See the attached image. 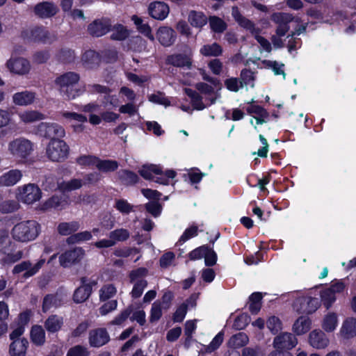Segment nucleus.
Wrapping results in <instances>:
<instances>
[{
    "instance_id": "1",
    "label": "nucleus",
    "mask_w": 356,
    "mask_h": 356,
    "mask_svg": "<svg viewBox=\"0 0 356 356\" xmlns=\"http://www.w3.org/2000/svg\"><path fill=\"white\" fill-rule=\"evenodd\" d=\"M214 87L216 89L207 83L200 82L195 86L200 95L190 88H186L185 92L190 97L193 108L201 111L215 104L220 98L221 83Z\"/></svg>"
},
{
    "instance_id": "2",
    "label": "nucleus",
    "mask_w": 356,
    "mask_h": 356,
    "mask_svg": "<svg viewBox=\"0 0 356 356\" xmlns=\"http://www.w3.org/2000/svg\"><path fill=\"white\" fill-rule=\"evenodd\" d=\"M34 149L35 144L22 136L10 140L7 145L8 154L19 163H24Z\"/></svg>"
},
{
    "instance_id": "3",
    "label": "nucleus",
    "mask_w": 356,
    "mask_h": 356,
    "mask_svg": "<svg viewBox=\"0 0 356 356\" xmlns=\"http://www.w3.org/2000/svg\"><path fill=\"white\" fill-rule=\"evenodd\" d=\"M79 80V76L75 72H67L57 77L55 84L58 88L60 93L68 99H74L81 93V89L76 85Z\"/></svg>"
},
{
    "instance_id": "4",
    "label": "nucleus",
    "mask_w": 356,
    "mask_h": 356,
    "mask_svg": "<svg viewBox=\"0 0 356 356\" xmlns=\"http://www.w3.org/2000/svg\"><path fill=\"white\" fill-rule=\"evenodd\" d=\"M40 225L35 220L22 221L12 229L13 238L19 242L27 243L35 240L39 235Z\"/></svg>"
},
{
    "instance_id": "5",
    "label": "nucleus",
    "mask_w": 356,
    "mask_h": 356,
    "mask_svg": "<svg viewBox=\"0 0 356 356\" xmlns=\"http://www.w3.org/2000/svg\"><path fill=\"white\" fill-rule=\"evenodd\" d=\"M70 148L63 140L51 138L45 149L47 157L54 162L65 161L69 154Z\"/></svg>"
},
{
    "instance_id": "6",
    "label": "nucleus",
    "mask_w": 356,
    "mask_h": 356,
    "mask_svg": "<svg viewBox=\"0 0 356 356\" xmlns=\"http://www.w3.org/2000/svg\"><path fill=\"white\" fill-rule=\"evenodd\" d=\"M17 199L26 204H33L42 197V191L35 184H27L17 188Z\"/></svg>"
},
{
    "instance_id": "7",
    "label": "nucleus",
    "mask_w": 356,
    "mask_h": 356,
    "mask_svg": "<svg viewBox=\"0 0 356 356\" xmlns=\"http://www.w3.org/2000/svg\"><path fill=\"white\" fill-rule=\"evenodd\" d=\"M147 274V270L145 268H139L130 272V282L134 285L131 291L132 298H138L142 296L145 289L147 286V282L145 279Z\"/></svg>"
},
{
    "instance_id": "8",
    "label": "nucleus",
    "mask_w": 356,
    "mask_h": 356,
    "mask_svg": "<svg viewBox=\"0 0 356 356\" xmlns=\"http://www.w3.org/2000/svg\"><path fill=\"white\" fill-rule=\"evenodd\" d=\"M271 20L276 24V34L280 37L285 35L289 30V24L292 22H299L300 19L289 13H275L271 15Z\"/></svg>"
},
{
    "instance_id": "9",
    "label": "nucleus",
    "mask_w": 356,
    "mask_h": 356,
    "mask_svg": "<svg viewBox=\"0 0 356 356\" xmlns=\"http://www.w3.org/2000/svg\"><path fill=\"white\" fill-rule=\"evenodd\" d=\"M307 15L314 19L329 24L339 23L346 19V15L341 11H333L331 14L327 13V15H323L319 10L314 8L308 9Z\"/></svg>"
},
{
    "instance_id": "10",
    "label": "nucleus",
    "mask_w": 356,
    "mask_h": 356,
    "mask_svg": "<svg viewBox=\"0 0 356 356\" xmlns=\"http://www.w3.org/2000/svg\"><path fill=\"white\" fill-rule=\"evenodd\" d=\"M84 254V250L81 248L67 250L60 255V264L64 268L70 267L79 263L83 258Z\"/></svg>"
},
{
    "instance_id": "11",
    "label": "nucleus",
    "mask_w": 356,
    "mask_h": 356,
    "mask_svg": "<svg viewBox=\"0 0 356 356\" xmlns=\"http://www.w3.org/2000/svg\"><path fill=\"white\" fill-rule=\"evenodd\" d=\"M38 134L45 138L64 137L65 129L56 123L42 122L38 126Z\"/></svg>"
},
{
    "instance_id": "12",
    "label": "nucleus",
    "mask_w": 356,
    "mask_h": 356,
    "mask_svg": "<svg viewBox=\"0 0 356 356\" xmlns=\"http://www.w3.org/2000/svg\"><path fill=\"white\" fill-rule=\"evenodd\" d=\"M6 66L10 72L24 75L30 70L29 62L22 57L12 56L6 63Z\"/></svg>"
},
{
    "instance_id": "13",
    "label": "nucleus",
    "mask_w": 356,
    "mask_h": 356,
    "mask_svg": "<svg viewBox=\"0 0 356 356\" xmlns=\"http://www.w3.org/2000/svg\"><path fill=\"white\" fill-rule=\"evenodd\" d=\"M298 343V340L291 333L284 332L277 335L273 340V347L277 350H290Z\"/></svg>"
},
{
    "instance_id": "14",
    "label": "nucleus",
    "mask_w": 356,
    "mask_h": 356,
    "mask_svg": "<svg viewBox=\"0 0 356 356\" xmlns=\"http://www.w3.org/2000/svg\"><path fill=\"white\" fill-rule=\"evenodd\" d=\"M44 262V259H40L37 264H35L34 266H32L29 261H22L14 267L13 273L14 274H18L22 272H25L24 277H29L37 273L40 268L43 266Z\"/></svg>"
},
{
    "instance_id": "15",
    "label": "nucleus",
    "mask_w": 356,
    "mask_h": 356,
    "mask_svg": "<svg viewBox=\"0 0 356 356\" xmlns=\"http://www.w3.org/2000/svg\"><path fill=\"white\" fill-rule=\"evenodd\" d=\"M309 345L315 349H325L330 344V339L323 330H314L309 334Z\"/></svg>"
},
{
    "instance_id": "16",
    "label": "nucleus",
    "mask_w": 356,
    "mask_h": 356,
    "mask_svg": "<svg viewBox=\"0 0 356 356\" xmlns=\"http://www.w3.org/2000/svg\"><path fill=\"white\" fill-rule=\"evenodd\" d=\"M338 336L344 339L349 340L356 337V318L347 317L341 324Z\"/></svg>"
},
{
    "instance_id": "17",
    "label": "nucleus",
    "mask_w": 356,
    "mask_h": 356,
    "mask_svg": "<svg viewBox=\"0 0 356 356\" xmlns=\"http://www.w3.org/2000/svg\"><path fill=\"white\" fill-rule=\"evenodd\" d=\"M148 13L152 18L162 21L168 16L170 8L164 2L154 1L149 5Z\"/></svg>"
},
{
    "instance_id": "18",
    "label": "nucleus",
    "mask_w": 356,
    "mask_h": 356,
    "mask_svg": "<svg viewBox=\"0 0 356 356\" xmlns=\"http://www.w3.org/2000/svg\"><path fill=\"white\" fill-rule=\"evenodd\" d=\"M339 314L334 312H327L322 317L321 327L326 333L334 332L339 326Z\"/></svg>"
},
{
    "instance_id": "19",
    "label": "nucleus",
    "mask_w": 356,
    "mask_h": 356,
    "mask_svg": "<svg viewBox=\"0 0 356 356\" xmlns=\"http://www.w3.org/2000/svg\"><path fill=\"white\" fill-rule=\"evenodd\" d=\"M26 38L31 41L51 42L55 40V35H51L42 27H35L26 33Z\"/></svg>"
},
{
    "instance_id": "20",
    "label": "nucleus",
    "mask_w": 356,
    "mask_h": 356,
    "mask_svg": "<svg viewBox=\"0 0 356 356\" xmlns=\"http://www.w3.org/2000/svg\"><path fill=\"white\" fill-rule=\"evenodd\" d=\"M254 100L248 102V106L246 108L248 113L253 117L256 121V124H262L267 122L269 113L263 107L253 104Z\"/></svg>"
},
{
    "instance_id": "21",
    "label": "nucleus",
    "mask_w": 356,
    "mask_h": 356,
    "mask_svg": "<svg viewBox=\"0 0 356 356\" xmlns=\"http://www.w3.org/2000/svg\"><path fill=\"white\" fill-rule=\"evenodd\" d=\"M109 335L104 328H97L89 333V343L92 347H101L109 341Z\"/></svg>"
},
{
    "instance_id": "22",
    "label": "nucleus",
    "mask_w": 356,
    "mask_h": 356,
    "mask_svg": "<svg viewBox=\"0 0 356 356\" xmlns=\"http://www.w3.org/2000/svg\"><path fill=\"white\" fill-rule=\"evenodd\" d=\"M111 24L108 19H103L94 21L89 24L88 30L90 35L100 37L105 35L110 30Z\"/></svg>"
},
{
    "instance_id": "23",
    "label": "nucleus",
    "mask_w": 356,
    "mask_h": 356,
    "mask_svg": "<svg viewBox=\"0 0 356 356\" xmlns=\"http://www.w3.org/2000/svg\"><path fill=\"white\" fill-rule=\"evenodd\" d=\"M22 177V172L17 169L10 170L0 176V186L9 187L17 184Z\"/></svg>"
},
{
    "instance_id": "24",
    "label": "nucleus",
    "mask_w": 356,
    "mask_h": 356,
    "mask_svg": "<svg viewBox=\"0 0 356 356\" xmlns=\"http://www.w3.org/2000/svg\"><path fill=\"white\" fill-rule=\"evenodd\" d=\"M302 300H304V303H307V305L299 306L297 303L293 305V309L298 313L312 314L316 312L320 306L319 301L316 298L304 296Z\"/></svg>"
},
{
    "instance_id": "25",
    "label": "nucleus",
    "mask_w": 356,
    "mask_h": 356,
    "mask_svg": "<svg viewBox=\"0 0 356 356\" xmlns=\"http://www.w3.org/2000/svg\"><path fill=\"white\" fill-rule=\"evenodd\" d=\"M156 38L162 45L169 47L175 42L176 34L172 29L161 26L156 32Z\"/></svg>"
},
{
    "instance_id": "26",
    "label": "nucleus",
    "mask_w": 356,
    "mask_h": 356,
    "mask_svg": "<svg viewBox=\"0 0 356 356\" xmlns=\"http://www.w3.org/2000/svg\"><path fill=\"white\" fill-rule=\"evenodd\" d=\"M62 116L67 120L68 122L70 123L76 132H80L83 130L82 124L87 121L86 117L74 112H63Z\"/></svg>"
},
{
    "instance_id": "27",
    "label": "nucleus",
    "mask_w": 356,
    "mask_h": 356,
    "mask_svg": "<svg viewBox=\"0 0 356 356\" xmlns=\"http://www.w3.org/2000/svg\"><path fill=\"white\" fill-rule=\"evenodd\" d=\"M232 15L235 21L243 29L250 32H255V24L251 20L243 17L238 7L234 6L232 8Z\"/></svg>"
},
{
    "instance_id": "28",
    "label": "nucleus",
    "mask_w": 356,
    "mask_h": 356,
    "mask_svg": "<svg viewBox=\"0 0 356 356\" xmlns=\"http://www.w3.org/2000/svg\"><path fill=\"white\" fill-rule=\"evenodd\" d=\"M35 99V92L25 90L16 92L13 95V102L17 106H28L34 102Z\"/></svg>"
},
{
    "instance_id": "29",
    "label": "nucleus",
    "mask_w": 356,
    "mask_h": 356,
    "mask_svg": "<svg viewBox=\"0 0 356 356\" xmlns=\"http://www.w3.org/2000/svg\"><path fill=\"white\" fill-rule=\"evenodd\" d=\"M29 342L26 339H17L12 341L9 346L10 356H25Z\"/></svg>"
},
{
    "instance_id": "30",
    "label": "nucleus",
    "mask_w": 356,
    "mask_h": 356,
    "mask_svg": "<svg viewBox=\"0 0 356 356\" xmlns=\"http://www.w3.org/2000/svg\"><path fill=\"white\" fill-rule=\"evenodd\" d=\"M34 10L39 17L47 18L54 15L57 12V8L53 3L43 2L36 5Z\"/></svg>"
},
{
    "instance_id": "31",
    "label": "nucleus",
    "mask_w": 356,
    "mask_h": 356,
    "mask_svg": "<svg viewBox=\"0 0 356 356\" xmlns=\"http://www.w3.org/2000/svg\"><path fill=\"white\" fill-rule=\"evenodd\" d=\"M311 324V320L308 316H302L294 322L293 325V331L297 335L304 334L310 330Z\"/></svg>"
},
{
    "instance_id": "32",
    "label": "nucleus",
    "mask_w": 356,
    "mask_h": 356,
    "mask_svg": "<svg viewBox=\"0 0 356 356\" xmlns=\"http://www.w3.org/2000/svg\"><path fill=\"white\" fill-rule=\"evenodd\" d=\"M82 63L86 68H94L100 63V56L93 50L86 51L81 58Z\"/></svg>"
},
{
    "instance_id": "33",
    "label": "nucleus",
    "mask_w": 356,
    "mask_h": 356,
    "mask_svg": "<svg viewBox=\"0 0 356 356\" xmlns=\"http://www.w3.org/2000/svg\"><path fill=\"white\" fill-rule=\"evenodd\" d=\"M188 20L192 26L202 29L207 24L208 18L202 12L191 10L188 14Z\"/></svg>"
},
{
    "instance_id": "34",
    "label": "nucleus",
    "mask_w": 356,
    "mask_h": 356,
    "mask_svg": "<svg viewBox=\"0 0 356 356\" xmlns=\"http://www.w3.org/2000/svg\"><path fill=\"white\" fill-rule=\"evenodd\" d=\"M18 115L20 120L25 124L33 123L45 119L44 114L33 110L20 112Z\"/></svg>"
},
{
    "instance_id": "35",
    "label": "nucleus",
    "mask_w": 356,
    "mask_h": 356,
    "mask_svg": "<svg viewBox=\"0 0 356 356\" xmlns=\"http://www.w3.org/2000/svg\"><path fill=\"white\" fill-rule=\"evenodd\" d=\"M131 20L134 22L138 31L141 34L146 36L152 42L154 41L155 39L154 35L152 33V29L147 23H144L142 18L138 17L137 15H133L131 17Z\"/></svg>"
},
{
    "instance_id": "36",
    "label": "nucleus",
    "mask_w": 356,
    "mask_h": 356,
    "mask_svg": "<svg viewBox=\"0 0 356 356\" xmlns=\"http://www.w3.org/2000/svg\"><path fill=\"white\" fill-rule=\"evenodd\" d=\"M65 300V296L62 294L48 295L43 300L42 309L44 312L52 307L60 306Z\"/></svg>"
},
{
    "instance_id": "37",
    "label": "nucleus",
    "mask_w": 356,
    "mask_h": 356,
    "mask_svg": "<svg viewBox=\"0 0 356 356\" xmlns=\"http://www.w3.org/2000/svg\"><path fill=\"white\" fill-rule=\"evenodd\" d=\"M249 338L248 335L244 332H238L230 337L227 342L229 348L235 350L236 348H241L248 344Z\"/></svg>"
},
{
    "instance_id": "38",
    "label": "nucleus",
    "mask_w": 356,
    "mask_h": 356,
    "mask_svg": "<svg viewBox=\"0 0 356 356\" xmlns=\"http://www.w3.org/2000/svg\"><path fill=\"white\" fill-rule=\"evenodd\" d=\"M168 63L176 67H188L191 65V57L183 54H174L168 57Z\"/></svg>"
},
{
    "instance_id": "39",
    "label": "nucleus",
    "mask_w": 356,
    "mask_h": 356,
    "mask_svg": "<svg viewBox=\"0 0 356 356\" xmlns=\"http://www.w3.org/2000/svg\"><path fill=\"white\" fill-rule=\"evenodd\" d=\"M200 52L202 55L204 56L217 57L222 54V48L219 44L213 42L210 44L203 45L201 47Z\"/></svg>"
},
{
    "instance_id": "40",
    "label": "nucleus",
    "mask_w": 356,
    "mask_h": 356,
    "mask_svg": "<svg viewBox=\"0 0 356 356\" xmlns=\"http://www.w3.org/2000/svg\"><path fill=\"white\" fill-rule=\"evenodd\" d=\"M63 323V318L56 315L49 316L44 322V327L49 332H58Z\"/></svg>"
},
{
    "instance_id": "41",
    "label": "nucleus",
    "mask_w": 356,
    "mask_h": 356,
    "mask_svg": "<svg viewBox=\"0 0 356 356\" xmlns=\"http://www.w3.org/2000/svg\"><path fill=\"white\" fill-rule=\"evenodd\" d=\"M31 339L37 346H41L44 343L45 332L42 326L35 325L32 327Z\"/></svg>"
},
{
    "instance_id": "42",
    "label": "nucleus",
    "mask_w": 356,
    "mask_h": 356,
    "mask_svg": "<svg viewBox=\"0 0 356 356\" xmlns=\"http://www.w3.org/2000/svg\"><path fill=\"white\" fill-rule=\"evenodd\" d=\"M161 172V167L156 165H147L143 166L139 170L140 175L146 179H154L155 175H159Z\"/></svg>"
},
{
    "instance_id": "43",
    "label": "nucleus",
    "mask_w": 356,
    "mask_h": 356,
    "mask_svg": "<svg viewBox=\"0 0 356 356\" xmlns=\"http://www.w3.org/2000/svg\"><path fill=\"white\" fill-rule=\"evenodd\" d=\"M79 228L80 225L76 221L61 222L58 226V232L61 235L67 236L76 232Z\"/></svg>"
},
{
    "instance_id": "44",
    "label": "nucleus",
    "mask_w": 356,
    "mask_h": 356,
    "mask_svg": "<svg viewBox=\"0 0 356 356\" xmlns=\"http://www.w3.org/2000/svg\"><path fill=\"white\" fill-rule=\"evenodd\" d=\"M209 22L211 31L217 33H222L227 27L226 22L217 16H211Z\"/></svg>"
},
{
    "instance_id": "45",
    "label": "nucleus",
    "mask_w": 356,
    "mask_h": 356,
    "mask_svg": "<svg viewBox=\"0 0 356 356\" xmlns=\"http://www.w3.org/2000/svg\"><path fill=\"white\" fill-rule=\"evenodd\" d=\"M262 295L261 293H253L249 298V310L253 314H257L261 307Z\"/></svg>"
},
{
    "instance_id": "46",
    "label": "nucleus",
    "mask_w": 356,
    "mask_h": 356,
    "mask_svg": "<svg viewBox=\"0 0 356 356\" xmlns=\"http://www.w3.org/2000/svg\"><path fill=\"white\" fill-rule=\"evenodd\" d=\"M118 163L113 160H101L99 159L96 168L102 172H111L117 170Z\"/></svg>"
},
{
    "instance_id": "47",
    "label": "nucleus",
    "mask_w": 356,
    "mask_h": 356,
    "mask_svg": "<svg viewBox=\"0 0 356 356\" xmlns=\"http://www.w3.org/2000/svg\"><path fill=\"white\" fill-rule=\"evenodd\" d=\"M190 305L191 307L195 306V302L192 298H190L187 300L186 303H183L176 310L175 313L173 316V320L175 322H181L187 313L188 305Z\"/></svg>"
},
{
    "instance_id": "48",
    "label": "nucleus",
    "mask_w": 356,
    "mask_h": 356,
    "mask_svg": "<svg viewBox=\"0 0 356 356\" xmlns=\"http://www.w3.org/2000/svg\"><path fill=\"white\" fill-rule=\"evenodd\" d=\"M19 204L13 200H1L0 202V212L1 213H11L19 209Z\"/></svg>"
},
{
    "instance_id": "49",
    "label": "nucleus",
    "mask_w": 356,
    "mask_h": 356,
    "mask_svg": "<svg viewBox=\"0 0 356 356\" xmlns=\"http://www.w3.org/2000/svg\"><path fill=\"white\" fill-rule=\"evenodd\" d=\"M177 173L175 171L172 170H167L165 172H161L159 175H155L154 181L156 183L163 185H168L170 184V180L175 178Z\"/></svg>"
},
{
    "instance_id": "50",
    "label": "nucleus",
    "mask_w": 356,
    "mask_h": 356,
    "mask_svg": "<svg viewBox=\"0 0 356 356\" xmlns=\"http://www.w3.org/2000/svg\"><path fill=\"white\" fill-rule=\"evenodd\" d=\"M111 38L113 40H122L127 38L129 32L128 29L122 24H115L111 29Z\"/></svg>"
},
{
    "instance_id": "51",
    "label": "nucleus",
    "mask_w": 356,
    "mask_h": 356,
    "mask_svg": "<svg viewBox=\"0 0 356 356\" xmlns=\"http://www.w3.org/2000/svg\"><path fill=\"white\" fill-rule=\"evenodd\" d=\"M99 158L92 155H81L76 159V163L82 167H97Z\"/></svg>"
},
{
    "instance_id": "52",
    "label": "nucleus",
    "mask_w": 356,
    "mask_h": 356,
    "mask_svg": "<svg viewBox=\"0 0 356 356\" xmlns=\"http://www.w3.org/2000/svg\"><path fill=\"white\" fill-rule=\"evenodd\" d=\"M92 238L90 232L84 231L74 234H72L67 238V243L69 244L79 243L81 242L89 241Z\"/></svg>"
},
{
    "instance_id": "53",
    "label": "nucleus",
    "mask_w": 356,
    "mask_h": 356,
    "mask_svg": "<svg viewBox=\"0 0 356 356\" xmlns=\"http://www.w3.org/2000/svg\"><path fill=\"white\" fill-rule=\"evenodd\" d=\"M117 292L115 286L112 284L104 285L99 291V298L101 300H106L113 297Z\"/></svg>"
},
{
    "instance_id": "54",
    "label": "nucleus",
    "mask_w": 356,
    "mask_h": 356,
    "mask_svg": "<svg viewBox=\"0 0 356 356\" xmlns=\"http://www.w3.org/2000/svg\"><path fill=\"white\" fill-rule=\"evenodd\" d=\"M321 298L323 305L326 309H329L336 300V296L331 290L326 288L321 291Z\"/></svg>"
},
{
    "instance_id": "55",
    "label": "nucleus",
    "mask_w": 356,
    "mask_h": 356,
    "mask_svg": "<svg viewBox=\"0 0 356 356\" xmlns=\"http://www.w3.org/2000/svg\"><path fill=\"white\" fill-rule=\"evenodd\" d=\"M83 184L82 179H72L68 181L61 183L59 187L63 191H70L80 188Z\"/></svg>"
},
{
    "instance_id": "56",
    "label": "nucleus",
    "mask_w": 356,
    "mask_h": 356,
    "mask_svg": "<svg viewBox=\"0 0 356 356\" xmlns=\"http://www.w3.org/2000/svg\"><path fill=\"white\" fill-rule=\"evenodd\" d=\"M109 237L115 245L117 242L127 240L129 237V232L126 229H117L109 233Z\"/></svg>"
},
{
    "instance_id": "57",
    "label": "nucleus",
    "mask_w": 356,
    "mask_h": 356,
    "mask_svg": "<svg viewBox=\"0 0 356 356\" xmlns=\"http://www.w3.org/2000/svg\"><path fill=\"white\" fill-rule=\"evenodd\" d=\"M115 208L121 213L126 215L134 211L135 206L129 204L126 200L120 199L115 201Z\"/></svg>"
},
{
    "instance_id": "58",
    "label": "nucleus",
    "mask_w": 356,
    "mask_h": 356,
    "mask_svg": "<svg viewBox=\"0 0 356 356\" xmlns=\"http://www.w3.org/2000/svg\"><path fill=\"white\" fill-rule=\"evenodd\" d=\"M162 309H163V307L160 301H155L152 304L149 316L150 322H156L161 318L162 316Z\"/></svg>"
},
{
    "instance_id": "59",
    "label": "nucleus",
    "mask_w": 356,
    "mask_h": 356,
    "mask_svg": "<svg viewBox=\"0 0 356 356\" xmlns=\"http://www.w3.org/2000/svg\"><path fill=\"white\" fill-rule=\"evenodd\" d=\"M264 66L268 69H272L275 75L282 74L283 78L285 79L286 74L284 72V64L280 63L275 60H264Z\"/></svg>"
},
{
    "instance_id": "60",
    "label": "nucleus",
    "mask_w": 356,
    "mask_h": 356,
    "mask_svg": "<svg viewBox=\"0 0 356 356\" xmlns=\"http://www.w3.org/2000/svg\"><path fill=\"white\" fill-rule=\"evenodd\" d=\"M266 325L269 330L273 334L278 332L282 328L281 321L278 317L275 316L268 318Z\"/></svg>"
},
{
    "instance_id": "61",
    "label": "nucleus",
    "mask_w": 356,
    "mask_h": 356,
    "mask_svg": "<svg viewBox=\"0 0 356 356\" xmlns=\"http://www.w3.org/2000/svg\"><path fill=\"white\" fill-rule=\"evenodd\" d=\"M90 293L83 285L76 289L74 293V300L77 303L83 302L90 296Z\"/></svg>"
},
{
    "instance_id": "62",
    "label": "nucleus",
    "mask_w": 356,
    "mask_h": 356,
    "mask_svg": "<svg viewBox=\"0 0 356 356\" xmlns=\"http://www.w3.org/2000/svg\"><path fill=\"white\" fill-rule=\"evenodd\" d=\"M250 318L248 314H242L238 316L233 323V327L236 330L244 329L250 323Z\"/></svg>"
},
{
    "instance_id": "63",
    "label": "nucleus",
    "mask_w": 356,
    "mask_h": 356,
    "mask_svg": "<svg viewBox=\"0 0 356 356\" xmlns=\"http://www.w3.org/2000/svg\"><path fill=\"white\" fill-rule=\"evenodd\" d=\"M119 177L125 184H132L138 181V176L128 170H121L118 172Z\"/></svg>"
},
{
    "instance_id": "64",
    "label": "nucleus",
    "mask_w": 356,
    "mask_h": 356,
    "mask_svg": "<svg viewBox=\"0 0 356 356\" xmlns=\"http://www.w3.org/2000/svg\"><path fill=\"white\" fill-rule=\"evenodd\" d=\"M224 339V332L220 331L218 332L215 337L212 339L211 343L206 348V350L209 353H211L218 349L222 344Z\"/></svg>"
}]
</instances>
